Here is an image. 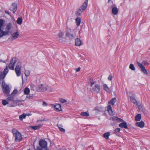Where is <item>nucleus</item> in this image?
<instances>
[{
    "instance_id": "obj_1",
    "label": "nucleus",
    "mask_w": 150,
    "mask_h": 150,
    "mask_svg": "<svg viewBox=\"0 0 150 150\" xmlns=\"http://www.w3.org/2000/svg\"><path fill=\"white\" fill-rule=\"evenodd\" d=\"M76 29L71 30L67 26V30H66V37H68L71 40L74 39L75 38L76 33Z\"/></svg>"
},
{
    "instance_id": "obj_2",
    "label": "nucleus",
    "mask_w": 150,
    "mask_h": 150,
    "mask_svg": "<svg viewBox=\"0 0 150 150\" xmlns=\"http://www.w3.org/2000/svg\"><path fill=\"white\" fill-rule=\"evenodd\" d=\"M88 0H85L82 5L77 10L75 13L76 15L77 16H80L82 12L86 9L88 6Z\"/></svg>"
},
{
    "instance_id": "obj_3",
    "label": "nucleus",
    "mask_w": 150,
    "mask_h": 150,
    "mask_svg": "<svg viewBox=\"0 0 150 150\" xmlns=\"http://www.w3.org/2000/svg\"><path fill=\"white\" fill-rule=\"evenodd\" d=\"M47 142L45 139H42L39 142V146L37 147V150H48Z\"/></svg>"
},
{
    "instance_id": "obj_4",
    "label": "nucleus",
    "mask_w": 150,
    "mask_h": 150,
    "mask_svg": "<svg viewBox=\"0 0 150 150\" xmlns=\"http://www.w3.org/2000/svg\"><path fill=\"white\" fill-rule=\"evenodd\" d=\"M12 131L13 136L15 138V141L16 142L21 141L22 139L21 133L15 128L13 129Z\"/></svg>"
},
{
    "instance_id": "obj_5",
    "label": "nucleus",
    "mask_w": 150,
    "mask_h": 150,
    "mask_svg": "<svg viewBox=\"0 0 150 150\" xmlns=\"http://www.w3.org/2000/svg\"><path fill=\"white\" fill-rule=\"evenodd\" d=\"M91 84L90 86L91 88L90 89L92 92L98 93L100 91V86L99 85L96 84L95 81L91 82Z\"/></svg>"
},
{
    "instance_id": "obj_6",
    "label": "nucleus",
    "mask_w": 150,
    "mask_h": 150,
    "mask_svg": "<svg viewBox=\"0 0 150 150\" xmlns=\"http://www.w3.org/2000/svg\"><path fill=\"white\" fill-rule=\"evenodd\" d=\"M48 87V86L46 84H41L37 86L36 90L38 92H44L46 91Z\"/></svg>"
},
{
    "instance_id": "obj_7",
    "label": "nucleus",
    "mask_w": 150,
    "mask_h": 150,
    "mask_svg": "<svg viewBox=\"0 0 150 150\" xmlns=\"http://www.w3.org/2000/svg\"><path fill=\"white\" fill-rule=\"evenodd\" d=\"M13 95H11V94L8 96V97L7 98L8 100V101L9 102H10V101L11 102V105L9 104L8 105V107H12L16 106V105H14L15 100H13Z\"/></svg>"
},
{
    "instance_id": "obj_8",
    "label": "nucleus",
    "mask_w": 150,
    "mask_h": 150,
    "mask_svg": "<svg viewBox=\"0 0 150 150\" xmlns=\"http://www.w3.org/2000/svg\"><path fill=\"white\" fill-rule=\"evenodd\" d=\"M17 61V59L16 57L13 58L11 60L8 65L9 69L12 70L14 69V66Z\"/></svg>"
},
{
    "instance_id": "obj_9",
    "label": "nucleus",
    "mask_w": 150,
    "mask_h": 150,
    "mask_svg": "<svg viewBox=\"0 0 150 150\" xmlns=\"http://www.w3.org/2000/svg\"><path fill=\"white\" fill-rule=\"evenodd\" d=\"M137 63L138 66L141 69V71L144 74H147V70L145 67L143 65V64L138 62H137Z\"/></svg>"
},
{
    "instance_id": "obj_10",
    "label": "nucleus",
    "mask_w": 150,
    "mask_h": 150,
    "mask_svg": "<svg viewBox=\"0 0 150 150\" xmlns=\"http://www.w3.org/2000/svg\"><path fill=\"white\" fill-rule=\"evenodd\" d=\"M21 67L20 65H17L15 69L17 76H19L21 74Z\"/></svg>"
},
{
    "instance_id": "obj_11",
    "label": "nucleus",
    "mask_w": 150,
    "mask_h": 150,
    "mask_svg": "<svg viewBox=\"0 0 150 150\" xmlns=\"http://www.w3.org/2000/svg\"><path fill=\"white\" fill-rule=\"evenodd\" d=\"M17 5L16 4L13 3L10 7V10L13 13L16 11L17 8Z\"/></svg>"
},
{
    "instance_id": "obj_12",
    "label": "nucleus",
    "mask_w": 150,
    "mask_h": 150,
    "mask_svg": "<svg viewBox=\"0 0 150 150\" xmlns=\"http://www.w3.org/2000/svg\"><path fill=\"white\" fill-rule=\"evenodd\" d=\"M4 90L3 92L6 95H8L10 92V89L8 85H6L5 87H4L3 88Z\"/></svg>"
},
{
    "instance_id": "obj_13",
    "label": "nucleus",
    "mask_w": 150,
    "mask_h": 150,
    "mask_svg": "<svg viewBox=\"0 0 150 150\" xmlns=\"http://www.w3.org/2000/svg\"><path fill=\"white\" fill-rule=\"evenodd\" d=\"M130 100L131 101L133 102L134 103L136 104L139 107V108H140V104L139 102L137 101L133 97H130Z\"/></svg>"
},
{
    "instance_id": "obj_14",
    "label": "nucleus",
    "mask_w": 150,
    "mask_h": 150,
    "mask_svg": "<svg viewBox=\"0 0 150 150\" xmlns=\"http://www.w3.org/2000/svg\"><path fill=\"white\" fill-rule=\"evenodd\" d=\"M110 120L113 121H116L119 122H122L124 121L122 119L116 116H114L110 118Z\"/></svg>"
},
{
    "instance_id": "obj_15",
    "label": "nucleus",
    "mask_w": 150,
    "mask_h": 150,
    "mask_svg": "<svg viewBox=\"0 0 150 150\" xmlns=\"http://www.w3.org/2000/svg\"><path fill=\"white\" fill-rule=\"evenodd\" d=\"M82 42L81 40L79 38L76 39L75 45L77 46H80L82 45Z\"/></svg>"
},
{
    "instance_id": "obj_16",
    "label": "nucleus",
    "mask_w": 150,
    "mask_h": 150,
    "mask_svg": "<svg viewBox=\"0 0 150 150\" xmlns=\"http://www.w3.org/2000/svg\"><path fill=\"white\" fill-rule=\"evenodd\" d=\"M106 108V110L108 111L109 114L111 115H113V114L111 105H108L107 107Z\"/></svg>"
},
{
    "instance_id": "obj_17",
    "label": "nucleus",
    "mask_w": 150,
    "mask_h": 150,
    "mask_svg": "<svg viewBox=\"0 0 150 150\" xmlns=\"http://www.w3.org/2000/svg\"><path fill=\"white\" fill-rule=\"evenodd\" d=\"M135 125L141 128H142L144 126V123L143 121H141L139 122H136Z\"/></svg>"
},
{
    "instance_id": "obj_18",
    "label": "nucleus",
    "mask_w": 150,
    "mask_h": 150,
    "mask_svg": "<svg viewBox=\"0 0 150 150\" xmlns=\"http://www.w3.org/2000/svg\"><path fill=\"white\" fill-rule=\"evenodd\" d=\"M112 13L115 15H116L118 13V8L115 7H113L112 6Z\"/></svg>"
},
{
    "instance_id": "obj_19",
    "label": "nucleus",
    "mask_w": 150,
    "mask_h": 150,
    "mask_svg": "<svg viewBox=\"0 0 150 150\" xmlns=\"http://www.w3.org/2000/svg\"><path fill=\"white\" fill-rule=\"evenodd\" d=\"M119 126L121 128H124L126 129H128V127L127 126V123L125 122L120 124L119 125Z\"/></svg>"
},
{
    "instance_id": "obj_20",
    "label": "nucleus",
    "mask_w": 150,
    "mask_h": 150,
    "mask_svg": "<svg viewBox=\"0 0 150 150\" xmlns=\"http://www.w3.org/2000/svg\"><path fill=\"white\" fill-rule=\"evenodd\" d=\"M19 33L18 32H16L14 33L12 36V40H13L17 38L19 36Z\"/></svg>"
},
{
    "instance_id": "obj_21",
    "label": "nucleus",
    "mask_w": 150,
    "mask_h": 150,
    "mask_svg": "<svg viewBox=\"0 0 150 150\" xmlns=\"http://www.w3.org/2000/svg\"><path fill=\"white\" fill-rule=\"evenodd\" d=\"M61 105L59 104H56L54 106V108L57 111H60L61 109Z\"/></svg>"
},
{
    "instance_id": "obj_22",
    "label": "nucleus",
    "mask_w": 150,
    "mask_h": 150,
    "mask_svg": "<svg viewBox=\"0 0 150 150\" xmlns=\"http://www.w3.org/2000/svg\"><path fill=\"white\" fill-rule=\"evenodd\" d=\"M104 90L109 93L111 92L110 89L106 84H104Z\"/></svg>"
},
{
    "instance_id": "obj_23",
    "label": "nucleus",
    "mask_w": 150,
    "mask_h": 150,
    "mask_svg": "<svg viewBox=\"0 0 150 150\" xmlns=\"http://www.w3.org/2000/svg\"><path fill=\"white\" fill-rule=\"evenodd\" d=\"M77 27L79 26L81 23V18L80 17H78L75 19Z\"/></svg>"
},
{
    "instance_id": "obj_24",
    "label": "nucleus",
    "mask_w": 150,
    "mask_h": 150,
    "mask_svg": "<svg viewBox=\"0 0 150 150\" xmlns=\"http://www.w3.org/2000/svg\"><path fill=\"white\" fill-rule=\"evenodd\" d=\"M116 99L115 98H112L109 101L108 103L109 104H111L112 105H114L115 103L116 102Z\"/></svg>"
},
{
    "instance_id": "obj_25",
    "label": "nucleus",
    "mask_w": 150,
    "mask_h": 150,
    "mask_svg": "<svg viewBox=\"0 0 150 150\" xmlns=\"http://www.w3.org/2000/svg\"><path fill=\"white\" fill-rule=\"evenodd\" d=\"M141 119V115L140 114H138L136 115L135 117V120L138 121H139Z\"/></svg>"
},
{
    "instance_id": "obj_26",
    "label": "nucleus",
    "mask_w": 150,
    "mask_h": 150,
    "mask_svg": "<svg viewBox=\"0 0 150 150\" xmlns=\"http://www.w3.org/2000/svg\"><path fill=\"white\" fill-rule=\"evenodd\" d=\"M30 92V90L28 87H26L24 90V93L25 94L28 95Z\"/></svg>"
},
{
    "instance_id": "obj_27",
    "label": "nucleus",
    "mask_w": 150,
    "mask_h": 150,
    "mask_svg": "<svg viewBox=\"0 0 150 150\" xmlns=\"http://www.w3.org/2000/svg\"><path fill=\"white\" fill-rule=\"evenodd\" d=\"M12 24L11 23H9L6 26V30L9 31L11 28Z\"/></svg>"
},
{
    "instance_id": "obj_28",
    "label": "nucleus",
    "mask_w": 150,
    "mask_h": 150,
    "mask_svg": "<svg viewBox=\"0 0 150 150\" xmlns=\"http://www.w3.org/2000/svg\"><path fill=\"white\" fill-rule=\"evenodd\" d=\"M81 115L82 116L88 117L89 116V114L86 112H82L81 113Z\"/></svg>"
},
{
    "instance_id": "obj_29",
    "label": "nucleus",
    "mask_w": 150,
    "mask_h": 150,
    "mask_svg": "<svg viewBox=\"0 0 150 150\" xmlns=\"http://www.w3.org/2000/svg\"><path fill=\"white\" fill-rule=\"evenodd\" d=\"M110 135V132L105 133L104 134V138H105L106 139H108L109 136Z\"/></svg>"
},
{
    "instance_id": "obj_30",
    "label": "nucleus",
    "mask_w": 150,
    "mask_h": 150,
    "mask_svg": "<svg viewBox=\"0 0 150 150\" xmlns=\"http://www.w3.org/2000/svg\"><path fill=\"white\" fill-rule=\"evenodd\" d=\"M17 23L19 25L21 24L22 22V19L21 17L18 18L16 21Z\"/></svg>"
},
{
    "instance_id": "obj_31",
    "label": "nucleus",
    "mask_w": 150,
    "mask_h": 150,
    "mask_svg": "<svg viewBox=\"0 0 150 150\" xmlns=\"http://www.w3.org/2000/svg\"><path fill=\"white\" fill-rule=\"evenodd\" d=\"M42 125H40L38 126H33L32 127V128L34 130L38 129L40 128V127Z\"/></svg>"
},
{
    "instance_id": "obj_32",
    "label": "nucleus",
    "mask_w": 150,
    "mask_h": 150,
    "mask_svg": "<svg viewBox=\"0 0 150 150\" xmlns=\"http://www.w3.org/2000/svg\"><path fill=\"white\" fill-rule=\"evenodd\" d=\"M26 115L25 114H23L19 116V118L21 120H22L23 119L25 118Z\"/></svg>"
},
{
    "instance_id": "obj_33",
    "label": "nucleus",
    "mask_w": 150,
    "mask_h": 150,
    "mask_svg": "<svg viewBox=\"0 0 150 150\" xmlns=\"http://www.w3.org/2000/svg\"><path fill=\"white\" fill-rule=\"evenodd\" d=\"M120 130V129L119 128H116L114 131V133L117 134L119 133Z\"/></svg>"
},
{
    "instance_id": "obj_34",
    "label": "nucleus",
    "mask_w": 150,
    "mask_h": 150,
    "mask_svg": "<svg viewBox=\"0 0 150 150\" xmlns=\"http://www.w3.org/2000/svg\"><path fill=\"white\" fill-rule=\"evenodd\" d=\"M9 103V101L5 100H3L2 101V104L3 105L5 106L8 104Z\"/></svg>"
},
{
    "instance_id": "obj_35",
    "label": "nucleus",
    "mask_w": 150,
    "mask_h": 150,
    "mask_svg": "<svg viewBox=\"0 0 150 150\" xmlns=\"http://www.w3.org/2000/svg\"><path fill=\"white\" fill-rule=\"evenodd\" d=\"M25 74L26 76L27 77L29 76L30 72L29 70H26L25 71Z\"/></svg>"
},
{
    "instance_id": "obj_36",
    "label": "nucleus",
    "mask_w": 150,
    "mask_h": 150,
    "mask_svg": "<svg viewBox=\"0 0 150 150\" xmlns=\"http://www.w3.org/2000/svg\"><path fill=\"white\" fill-rule=\"evenodd\" d=\"M129 68L133 71H134L135 69L134 65L132 64H130L129 66Z\"/></svg>"
},
{
    "instance_id": "obj_37",
    "label": "nucleus",
    "mask_w": 150,
    "mask_h": 150,
    "mask_svg": "<svg viewBox=\"0 0 150 150\" xmlns=\"http://www.w3.org/2000/svg\"><path fill=\"white\" fill-rule=\"evenodd\" d=\"M59 100L60 101V102L62 103H64L67 102V100H66L62 98H60L59 99Z\"/></svg>"
},
{
    "instance_id": "obj_38",
    "label": "nucleus",
    "mask_w": 150,
    "mask_h": 150,
    "mask_svg": "<svg viewBox=\"0 0 150 150\" xmlns=\"http://www.w3.org/2000/svg\"><path fill=\"white\" fill-rule=\"evenodd\" d=\"M4 25V20L2 19H0V28H1Z\"/></svg>"
},
{
    "instance_id": "obj_39",
    "label": "nucleus",
    "mask_w": 150,
    "mask_h": 150,
    "mask_svg": "<svg viewBox=\"0 0 150 150\" xmlns=\"http://www.w3.org/2000/svg\"><path fill=\"white\" fill-rule=\"evenodd\" d=\"M17 92L18 91L17 89H14L11 94V95H13L14 96L17 93Z\"/></svg>"
},
{
    "instance_id": "obj_40",
    "label": "nucleus",
    "mask_w": 150,
    "mask_h": 150,
    "mask_svg": "<svg viewBox=\"0 0 150 150\" xmlns=\"http://www.w3.org/2000/svg\"><path fill=\"white\" fill-rule=\"evenodd\" d=\"M3 33V31L1 29V28H0V37H1L4 36Z\"/></svg>"
},
{
    "instance_id": "obj_41",
    "label": "nucleus",
    "mask_w": 150,
    "mask_h": 150,
    "mask_svg": "<svg viewBox=\"0 0 150 150\" xmlns=\"http://www.w3.org/2000/svg\"><path fill=\"white\" fill-rule=\"evenodd\" d=\"M24 100H15V102L14 105H17V103H18L19 102H24Z\"/></svg>"
},
{
    "instance_id": "obj_42",
    "label": "nucleus",
    "mask_w": 150,
    "mask_h": 150,
    "mask_svg": "<svg viewBox=\"0 0 150 150\" xmlns=\"http://www.w3.org/2000/svg\"><path fill=\"white\" fill-rule=\"evenodd\" d=\"M26 98H29L30 99H32L33 98V96L32 94L28 95L26 96Z\"/></svg>"
},
{
    "instance_id": "obj_43",
    "label": "nucleus",
    "mask_w": 150,
    "mask_h": 150,
    "mask_svg": "<svg viewBox=\"0 0 150 150\" xmlns=\"http://www.w3.org/2000/svg\"><path fill=\"white\" fill-rule=\"evenodd\" d=\"M64 33L62 32H60L58 34V36L60 38H62L64 35Z\"/></svg>"
},
{
    "instance_id": "obj_44",
    "label": "nucleus",
    "mask_w": 150,
    "mask_h": 150,
    "mask_svg": "<svg viewBox=\"0 0 150 150\" xmlns=\"http://www.w3.org/2000/svg\"><path fill=\"white\" fill-rule=\"evenodd\" d=\"M142 64H143L145 65H147L149 64L146 62L145 61H143L142 62Z\"/></svg>"
},
{
    "instance_id": "obj_45",
    "label": "nucleus",
    "mask_w": 150,
    "mask_h": 150,
    "mask_svg": "<svg viewBox=\"0 0 150 150\" xmlns=\"http://www.w3.org/2000/svg\"><path fill=\"white\" fill-rule=\"evenodd\" d=\"M3 33L4 34V35H8L9 33V31L8 30H7L6 31H3Z\"/></svg>"
},
{
    "instance_id": "obj_46",
    "label": "nucleus",
    "mask_w": 150,
    "mask_h": 150,
    "mask_svg": "<svg viewBox=\"0 0 150 150\" xmlns=\"http://www.w3.org/2000/svg\"><path fill=\"white\" fill-rule=\"evenodd\" d=\"M59 129L60 131L62 132H65V129H64L62 128V127H60V128Z\"/></svg>"
},
{
    "instance_id": "obj_47",
    "label": "nucleus",
    "mask_w": 150,
    "mask_h": 150,
    "mask_svg": "<svg viewBox=\"0 0 150 150\" xmlns=\"http://www.w3.org/2000/svg\"><path fill=\"white\" fill-rule=\"evenodd\" d=\"M112 77L111 75H110L108 77V79L109 81H111L112 79Z\"/></svg>"
},
{
    "instance_id": "obj_48",
    "label": "nucleus",
    "mask_w": 150,
    "mask_h": 150,
    "mask_svg": "<svg viewBox=\"0 0 150 150\" xmlns=\"http://www.w3.org/2000/svg\"><path fill=\"white\" fill-rule=\"evenodd\" d=\"M2 86H3V88L4 87H5L6 86V83L4 81H3L2 82Z\"/></svg>"
},
{
    "instance_id": "obj_49",
    "label": "nucleus",
    "mask_w": 150,
    "mask_h": 150,
    "mask_svg": "<svg viewBox=\"0 0 150 150\" xmlns=\"http://www.w3.org/2000/svg\"><path fill=\"white\" fill-rule=\"evenodd\" d=\"M57 126L58 127L59 129L60 128V127L61 128L63 127V126L61 124H57Z\"/></svg>"
},
{
    "instance_id": "obj_50",
    "label": "nucleus",
    "mask_w": 150,
    "mask_h": 150,
    "mask_svg": "<svg viewBox=\"0 0 150 150\" xmlns=\"http://www.w3.org/2000/svg\"><path fill=\"white\" fill-rule=\"evenodd\" d=\"M81 69V68L79 67L78 68L76 69V72H79L80 70Z\"/></svg>"
},
{
    "instance_id": "obj_51",
    "label": "nucleus",
    "mask_w": 150,
    "mask_h": 150,
    "mask_svg": "<svg viewBox=\"0 0 150 150\" xmlns=\"http://www.w3.org/2000/svg\"><path fill=\"white\" fill-rule=\"evenodd\" d=\"M42 105H43V106H46V103L45 102L43 101V103H42Z\"/></svg>"
},
{
    "instance_id": "obj_52",
    "label": "nucleus",
    "mask_w": 150,
    "mask_h": 150,
    "mask_svg": "<svg viewBox=\"0 0 150 150\" xmlns=\"http://www.w3.org/2000/svg\"><path fill=\"white\" fill-rule=\"evenodd\" d=\"M5 12L6 14H8V15H10V13H9V12L8 11L5 10Z\"/></svg>"
},
{
    "instance_id": "obj_53",
    "label": "nucleus",
    "mask_w": 150,
    "mask_h": 150,
    "mask_svg": "<svg viewBox=\"0 0 150 150\" xmlns=\"http://www.w3.org/2000/svg\"><path fill=\"white\" fill-rule=\"evenodd\" d=\"M6 61H7V60H5V61H3L0 59V62H4V63H6Z\"/></svg>"
},
{
    "instance_id": "obj_54",
    "label": "nucleus",
    "mask_w": 150,
    "mask_h": 150,
    "mask_svg": "<svg viewBox=\"0 0 150 150\" xmlns=\"http://www.w3.org/2000/svg\"><path fill=\"white\" fill-rule=\"evenodd\" d=\"M26 116L28 115V116H30L31 115V113L26 114Z\"/></svg>"
},
{
    "instance_id": "obj_55",
    "label": "nucleus",
    "mask_w": 150,
    "mask_h": 150,
    "mask_svg": "<svg viewBox=\"0 0 150 150\" xmlns=\"http://www.w3.org/2000/svg\"><path fill=\"white\" fill-rule=\"evenodd\" d=\"M45 120H38L37 122H38L39 121H44Z\"/></svg>"
},
{
    "instance_id": "obj_56",
    "label": "nucleus",
    "mask_w": 150,
    "mask_h": 150,
    "mask_svg": "<svg viewBox=\"0 0 150 150\" xmlns=\"http://www.w3.org/2000/svg\"><path fill=\"white\" fill-rule=\"evenodd\" d=\"M95 110H98V111H99V110H98V109L96 108H95Z\"/></svg>"
},
{
    "instance_id": "obj_57",
    "label": "nucleus",
    "mask_w": 150,
    "mask_h": 150,
    "mask_svg": "<svg viewBox=\"0 0 150 150\" xmlns=\"http://www.w3.org/2000/svg\"><path fill=\"white\" fill-rule=\"evenodd\" d=\"M111 0H108V3H109Z\"/></svg>"
},
{
    "instance_id": "obj_58",
    "label": "nucleus",
    "mask_w": 150,
    "mask_h": 150,
    "mask_svg": "<svg viewBox=\"0 0 150 150\" xmlns=\"http://www.w3.org/2000/svg\"><path fill=\"white\" fill-rule=\"evenodd\" d=\"M4 56L6 57V55H5Z\"/></svg>"
}]
</instances>
